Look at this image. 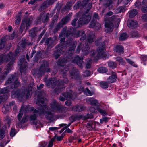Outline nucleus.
<instances>
[{"label": "nucleus", "mask_w": 147, "mask_h": 147, "mask_svg": "<svg viewBox=\"0 0 147 147\" xmlns=\"http://www.w3.org/2000/svg\"><path fill=\"white\" fill-rule=\"evenodd\" d=\"M16 132L15 128H11L10 132V135L11 137H13L16 134Z\"/></svg>", "instance_id": "54"}, {"label": "nucleus", "mask_w": 147, "mask_h": 147, "mask_svg": "<svg viewBox=\"0 0 147 147\" xmlns=\"http://www.w3.org/2000/svg\"><path fill=\"white\" fill-rule=\"evenodd\" d=\"M78 71L76 67H74L71 70L69 71L70 75L75 80H79L81 82V78L79 74L78 73Z\"/></svg>", "instance_id": "11"}, {"label": "nucleus", "mask_w": 147, "mask_h": 147, "mask_svg": "<svg viewBox=\"0 0 147 147\" xmlns=\"http://www.w3.org/2000/svg\"><path fill=\"white\" fill-rule=\"evenodd\" d=\"M137 12L136 9H132L130 12L129 17L130 18H133L137 15Z\"/></svg>", "instance_id": "45"}, {"label": "nucleus", "mask_w": 147, "mask_h": 147, "mask_svg": "<svg viewBox=\"0 0 147 147\" xmlns=\"http://www.w3.org/2000/svg\"><path fill=\"white\" fill-rule=\"evenodd\" d=\"M27 117H28L27 116L25 115H24L22 120L20 122V123L21 124L22 123H26L28 121L27 119Z\"/></svg>", "instance_id": "57"}, {"label": "nucleus", "mask_w": 147, "mask_h": 147, "mask_svg": "<svg viewBox=\"0 0 147 147\" xmlns=\"http://www.w3.org/2000/svg\"><path fill=\"white\" fill-rule=\"evenodd\" d=\"M112 73V74L110 76H109L107 79V82L109 83L114 82L117 80V76L116 74L113 71Z\"/></svg>", "instance_id": "17"}, {"label": "nucleus", "mask_w": 147, "mask_h": 147, "mask_svg": "<svg viewBox=\"0 0 147 147\" xmlns=\"http://www.w3.org/2000/svg\"><path fill=\"white\" fill-rule=\"evenodd\" d=\"M97 110L100 113V114L103 116H105L107 115V113L106 112L105 110H103L99 107L97 106L96 108Z\"/></svg>", "instance_id": "39"}, {"label": "nucleus", "mask_w": 147, "mask_h": 147, "mask_svg": "<svg viewBox=\"0 0 147 147\" xmlns=\"http://www.w3.org/2000/svg\"><path fill=\"white\" fill-rule=\"evenodd\" d=\"M140 58L141 60V63L146 65L147 61V55H141Z\"/></svg>", "instance_id": "36"}, {"label": "nucleus", "mask_w": 147, "mask_h": 147, "mask_svg": "<svg viewBox=\"0 0 147 147\" xmlns=\"http://www.w3.org/2000/svg\"><path fill=\"white\" fill-rule=\"evenodd\" d=\"M59 45H58L55 47L56 48H57V49L54 51L53 55V57L56 59H58L64 51L63 50V46L61 45L60 46Z\"/></svg>", "instance_id": "10"}, {"label": "nucleus", "mask_w": 147, "mask_h": 147, "mask_svg": "<svg viewBox=\"0 0 147 147\" xmlns=\"http://www.w3.org/2000/svg\"><path fill=\"white\" fill-rule=\"evenodd\" d=\"M42 92H39L37 98L36 104L39 106H40L41 108L40 109V112L39 113L40 116L41 114H45V117L46 118L49 120L51 121L53 118V115L52 112L50 111H46L45 109L47 108V106L45 105H41L40 104H44L45 101L47 100L46 98L44 97Z\"/></svg>", "instance_id": "1"}, {"label": "nucleus", "mask_w": 147, "mask_h": 147, "mask_svg": "<svg viewBox=\"0 0 147 147\" xmlns=\"http://www.w3.org/2000/svg\"><path fill=\"white\" fill-rule=\"evenodd\" d=\"M141 10L143 13H147V6L146 5L142 6L141 8Z\"/></svg>", "instance_id": "60"}, {"label": "nucleus", "mask_w": 147, "mask_h": 147, "mask_svg": "<svg viewBox=\"0 0 147 147\" xmlns=\"http://www.w3.org/2000/svg\"><path fill=\"white\" fill-rule=\"evenodd\" d=\"M55 138H52L50 140L48 146V147H52L53 145V143L55 141Z\"/></svg>", "instance_id": "58"}, {"label": "nucleus", "mask_w": 147, "mask_h": 147, "mask_svg": "<svg viewBox=\"0 0 147 147\" xmlns=\"http://www.w3.org/2000/svg\"><path fill=\"white\" fill-rule=\"evenodd\" d=\"M90 104L92 105L96 106L98 104V101L96 99L93 98L90 99L89 100Z\"/></svg>", "instance_id": "44"}, {"label": "nucleus", "mask_w": 147, "mask_h": 147, "mask_svg": "<svg viewBox=\"0 0 147 147\" xmlns=\"http://www.w3.org/2000/svg\"><path fill=\"white\" fill-rule=\"evenodd\" d=\"M44 81L46 85L49 88H54L57 84V81L54 78L51 77L48 79L45 78Z\"/></svg>", "instance_id": "8"}, {"label": "nucleus", "mask_w": 147, "mask_h": 147, "mask_svg": "<svg viewBox=\"0 0 147 147\" xmlns=\"http://www.w3.org/2000/svg\"><path fill=\"white\" fill-rule=\"evenodd\" d=\"M24 91H25V93L26 92V97L27 98H28L30 96V91H31V90H30L29 88H28L26 89V90H24Z\"/></svg>", "instance_id": "61"}, {"label": "nucleus", "mask_w": 147, "mask_h": 147, "mask_svg": "<svg viewBox=\"0 0 147 147\" xmlns=\"http://www.w3.org/2000/svg\"><path fill=\"white\" fill-rule=\"evenodd\" d=\"M95 36L93 34H89L87 35V41L89 43H92L94 42Z\"/></svg>", "instance_id": "28"}, {"label": "nucleus", "mask_w": 147, "mask_h": 147, "mask_svg": "<svg viewBox=\"0 0 147 147\" xmlns=\"http://www.w3.org/2000/svg\"><path fill=\"white\" fill-rule=\"evenodd\" d=\"M0 96L2 97V99L3 101L6 100L9 97V94H3L2 95Z\"/></svg>", "instance_id": "59"}, {"label": "nucleus", "mask_w": 147, "mask_h": 147, "mask_svg": "<svg viewBox=\"0 0 147 147\" xmlns=\"http://www.w3.org/2000/svg\"><path fill=\"white\" fill-rule=\"evenodd\" d=\"M6 130V127H3L0 128V138L1 139H3L5 137V131Z\"/></svg>", "instance_id": "30"}, {"label": "nucleus", "mask_w": 147, "mask_h": 147, "mask_svg": "<svg viewBox=\"0 0 147 147\" xmlns=\"http://www.w3.org/2000/svg\"><path fill=\"white\" fill-rule=\"evenodd\" d=\"M6 43L4 38H2L0 41V50L3 49L4 48Z\"/></svg>", "instance_id": "43"}, {"label": "nucleus", "mask_w": 147, "mask_h": 147, "mask_svg": "<svg viewBox=\"0 0 147 147\" xmlns=\"http://www.w3.org/2000/svg\"><path fill=\"white\" fill-rule=\"evenodd\" d=\"M76 47V42L74 41L71 42L69 48V50L70 51H74Z\"/></svg>", "instance_id": "46"}, {"label": "nucleus", "mask_w": 147, "mask_h": 147, "mask_svg": "<svg viewBox=\"0 0 147 147\" xmlns=\"http://www.w3.org/2000/svg\"><path fill=\"white\" fill-rule=\"evenodd\" d=\"M42 53L40 50L37 51L34 57L33 58V61L34 63H38L39 59L42 57Z\"/></svg>", "instance_id": "25"}, {"label": "nucleus", "mask_w": 147, "mask_h": 147, "mask_svg": "<svg viewBox=\"0 0 147 147\" xmlns=\"http://www.w3.org/2000/svg\"><path fill=\"white\" fill-rule=\"evenodd\" d=\"M138 23L136 21L129 20L127 22V26L129 28H134L137 26Z\"/></svg>", "instance_id": "23"}, {"label": "nucleus", "mask_w": 147, "mask_h": 147, "mask_svg": "<svg viewBox=\"0 0 147 147\" xmlns=\"http://www.w3.org/2000/svg\"><path fill=\"white\" fill-rule=\"evenodd\" d=\"M67 27H64L62 30L61 33L59 34L60 37L65 36L68 37L72 34L71 31L69 30H67Z\"/></svg>", "instance_id": "15"}, {"label": "nucleus", "mask_w": 147, "mask_h": 147, "mask_svg": "<svg viewBox=\"0 0 147 147\" xmlns=\"http://www.w3.org/2000/svg\"><path fill=\"white\" fill-rule=\"evenodd\" d=\"M85 93L86 95L88 96H90L93 95V92L91 91L88 88H86L85 91Z\"/></svg>", "instance_id": "51"}, {"label": "nucleus", "mask_w": 147, "mask_h": 147, "mask_svg": "<svg viewBox=\"0 0 147 147\" xmlns=\"http://www.w3.org/2000/svg\"><path fill=\"white\" fill-rule=\"evenodd\" d=\"M86 4H84L82 1V2L80 1H77L74 6V9L77 10L79 8H83L86 6Z\"/></svg>", "instance_id": "22"}, {"label": "nucleus", "mask_w": 147, "mask_h": 147, "mask_svg": "<svg viewBox=\"0 0 147 147\" xmlns=\"http://www.w3.org/2000/svg\"><path fill=\"white\" fill-rule=\"evenodd\" d=\"M128 36L126 32L121 33L119 37V40L120 41L125 40L128 38Z\"/></svg>", "instance_id": "29"}, {"label": "nucleus", "mask_w": 147, "mask_h": 147, "mask_svg": "<svg viewBox=\"0 0 147 147\" xmlns=\"http://www.w3.org/2000/svg\"><path fill=\"white\" fill-rule=\"evenodd\" d=\"M104 26L105 27L107 28L105 31L108 33H111L113 30V25L112 22L107 20L105 22Z\"/></svg>", "instance_id": "13"}, {"label": "nucleus", "mask_w": 147, "mask_h": 147, "mask_svg": "<svg viewBox=\"0 0 147 147\" xmlns=\"http://www.w3.org/2000/svg\"><path fill=\"white\" fill-rule=\"evenodd\" d=\"M13 83L11 84L10 86V88L11 89L18 88L19 86L20 85V83L18 80V78L17 76H16V78L15 80L13 81Z\"/></svg>", "instance_id": "24"}, {"label": "nucleus", "mask_w": 147, "mask_h": 147, "mask_svg": "<svg viewBox=\"0 0 147 147\" xmlns=\"http://www.w3.org/2000/svg\"><path fill=\"white\" fill-rule=\"evenodd\" d=\"M91 19L89 15L83 14L77 22L78 27H81L83 25L88 24Z\"/></svg>", "instance_id": "5"}, {"label": "nucleus", "mask_w": 147, "mask_h": 147, "mask_svg": "<svg viewBox=\"0 0 147 147\" xmlns=\"http://www.w3.org/2000/svg\"><path fill=\"white\" fill-rule=\"evenodd\" d=\"M47 143L45 141H42L40 142V146L38 147H45Z\"/></svg>", "instance_id": "64"}, {"label": "nucleus", "mask_w": 147, "mask_h": 147, "mask_svg": "<svg viewBox=\"0 0 147 147\" xmlns=\"http://www.w3.org/2000/svg\"><path fill=\"white\" fill-rule=\"evenodd\" d=\"M72 111L75 112H81L84 110V106L76 105L73 106L71 108Z\"/></svg>", "instance_id": "21"}, {"label": "nucleus", "mask_w": 147, "mask_h": 147, "mask_svg": "<svg viewBox=\"0 0 147 147\" xmlns=\"http://www.w3.org/2000/svg\"><path fill=\"white\" fill-rule=\"evenodd\" d=\"M116 60L119 63V64L121 65H124L125 61L123 59L120 57H117L115 58Z\"/></svg>", "instance_id": "40"}, {"label": "nucleus", "mask_w": 147, "mask_h": 147, "mask_svg": "<svg viewBox=\"0 0 147 147\" xmlns=\"http://www.w3.org/2000/svg\"><path fill=\"white\" fill-rule=\"evenodd\" d=\"M74 3V2L73 0H70L67 2L63 8L65 10L69 11L71 9V7Z\"/></svg>", "instance_id": "26"}, {"label": "nucleus", "mask_w": 147, "mask_h": 147, "mask_svg": "<svg viewBox=\"0 0 147 147\" xmlns=\"http://www.w3.org/2000/svg\"><path fill=\"white\" fill-rule=\"evenodd\" d=\"M49 20V15L48 13H46L45 18H42V22L44 23H46Z\"/></svg>", "instance_id": "53"}, {"label": "nucleus", "mask_w": 147, "mask_h": 147, "mask_svg": "<svg viewBox=\"0 0 147 147\" xmlns=\"http://www.w3.org/2000/svg\"><path fill=\"white\" fill-rule=\"evenodd\" d=\"M25 25H26V30L28 29L31 24V22L30 19L26 18L23 19Z\"/></svg>", "instance_id": "32"}, {"label": "nucleus", "mask_w": 147, "mask_h": 147, "mask_svg": "<svg viewBox=\"0 0 147 147\" xmlns=\"http://www.w3.org/2000/svg\"><path fill=\"white\" fill-rule=\"evenodd\" d=\"M69 20V17L67 16L63 18L59 23L61 25V26L63 27L64 25L68 22Z\"/></svg>", "instance_id": "27"}, {"label": "nucleus", "mask_w": 147, "mask_h": 147, "mask_svg": "<svg viewBox=\"0 0 147 147\" xmlns=\"http://www.w3.org/2000/svg\"><path fill=\"white\" fill-rule=\"evenodd\" d=\"M21 15L17 16L16 17V19L15 22V24L16 25H18L20 24L21 20Z\"/></svg>", "instance_id": "49"}, {"label": "nucleus", "mask_w": 147, "mask_h": 147, "mask_svg": "<svg viewBox=\"0 0 147 147\" xmlns=\"http://www.w3.org/2000/svg\"><path fill=\"white\" fill-rule=\"evenodd\" d=\"M71 56L68 55L62 59H59L58 61V64L61 66H64L66 63L71 60Z\"/></svg>", "instance_id": "14"}, {"label": "nucleus", "mask_w": 147, "mask_h": 147, "mask_svg": "<svg viewBox=\"0 0 147 147\" xmlns=\"http://www.w3.org/2000/svg\"><path fill=\"white\" fill-rule=\"evenodd\" d=\"M45 18V16H43L42 14H40L39 16L37 17L36 19V22L38 24L40 23L41 22H42V20L43 18Z\"/></svg>", "instance_id": "47"}, {"label": "nucleus", "mask_w": 147, "mask_h": 147, "mask_svg": "<svg viewBox=\"0 0 147 147\" xmlns=\"http://www.w3.org/2000/svg\"><path fill=\"white\" fill-rule=\"evenodd\" d=\"M108 66L110 68L114 69L117 67V63L115 62L111 61L108 63Z\"/></svg>", "instance_id": "37"}, {"label": "nucleus", "mask_w": 147, "mask_h": 147, "mask_svg": "<svg viewBox=\"0 0 147 147\" xmlns=\"http://www.w3.org/2000/svg\"><path fill=\"white\" fill-rule=\"evenodd\" d=\"M83 58H81L78 55L74 59V61L77 63L80 68H82L83 67Z\"/></svg>", "instance_id": "18"}, {"label": "nucleus", "mask_w": 147, "mask_h": 147, "mask_svg": "<svg viewBox=\"0 0 147 147\" xmlns=\"http://www.w3.org/2000/svg\"><path fill=\"white\" fill-rule=\"evenodd\" d=\"M93 118V115L92 113L89 114L88 113L85 115H72L69 117V120L71 121V123H73L78 119L83 118L84 120H85L90 119H92Z\"/></svg>", "instance_id": "4"}, {"label": "nucleus", "mask_w": 147, "mask_h": 147, "mask_svg": "<svg viewBox=\"0 0 147 147\" xmlns=\"http://www.w3.org/2000/svg\"><path fill=\"white\" fill-rule=\"evenodd\" d=\"M90 48L89 47H85L84 49L83 50L84 54L86 55L89 54L90 52Z\"/></svg>", "instance_id": "55"}, {"label": "nucleus", "mask_w": 147, "mask_h": 147, "mask_svg": "<svg viewBox=\"0 0 147 147\" xmlns=\"http://www.w3.org/2000/svg\"><path fill=\"white\" fill-rule=\"evenodd\" d=\"M51 70L49 68V63L46 60H44L38 71V74L39 76L41 77L46 72H51Z\"/></svg>", "instance_id": "2"}, {"label": "nucleus", "mask_w": 147, "mask_h": 147, "mask_svg": "<svg viewBox=\"0 0 147 147\" xmlns=\"http://www.w3.org/2000/svg\"><path fill=\"white\" fill-rule=\"evenodd\" d=\"M64 83V81L61 80H59L57 82V86L54 90L55 93H59L65 89Z\"/></svg>", "instance_id": "9"}, {"label": "nucleus", "mask_w": 147, "mask_h": 147, "mask_svg": "<svg viewBox=\"0 0 147 147\" xmlns=\"http://www.w3.org/2000/svg\"><path fill=\"white\" fill-rule=\"evenodd\" d=\"M8 63L7 64L5 67V69H11V66L13 64L14 61H11Z\"/></svg>", "instance_id": "56"}, {"label": "nucleus", "mask_w": 147, "mask_h": 147, "mask_svg": "<svg viewBox=\"0 0 147 147\" xmlns=\"http://www.w3.org/2000/svg\"><path fill=\"white\" fill-rule=\"evenodd\" d=\"M113 1L112 0H107L105 4V5L107 7H109L112 4Z\"/></svg>", "instance_id": "62"}, {"label": "nucleus", "mask_w": 147, "mask_h": 147, "mask_svg": "<svg viewBox=\"0 0 147 147\" xmlns=\"http://www.w3.org/2000/svg\"><path fill=\"white\" fill-rule=\"evenodd\" d=\"M50 107L53 109L61 113H65L67 111V107L62 105L57 104L55 102L51 103Z\"/></svg>", "instance_id": "7"}, {"label": "nucleus", "mask_w": 147, "mask_h": 147, "mask_svg": "<svg viewBox=\"0 0 147 147\" xmlns=\"http://www.w3.org/2000/svg\"><path fill=\"white\" fill-rule=\"evenodd\" d=\"M15 56L11 52H10L7 55L5 54H0V59L2 63L4 62H8L10 61H15Z\"/></svg>", "instance_id": "3"}, {"label": "nucleus", "mask_w": 147, "mask_h": 147, "mask_svg": "<svg viewBox=\"0 0 147 147\" xmlns=\"http://www.w3.org/2000/svg\"><path fill=\"white\" fill-rule=\"evenodd\" d=\"M90 28H94L96 30H99L101 28V24L96 20L92 19L89 25Z\"/></svg>", "instance_id": "12"}, {"label": "nucleus", "mask_w": 147, "mask_h": 147, "mask_svg": "<svg viewBox=\"0 0 147 147\" xmlns=\"http://www.w3.org/2000/svg\"><path fill=\"white\" fill-rule=\"evenodd\" d=\"M98 71L100 73H105L108 71L106 68L104 67H101L97 69Z\"/></svg>", "instance_id": "42"}, {"label": "nucleus", "mask_w": 147, "mask_h": 147, "mask_svg": "<svg viewBox=\"0 0 147 147\" xmlns=\"http://www.w3.org/2000/svg\"><path fill=\"white\" fill-rule=\"evenodd\" d=\"M115 51L119 54H123L124 52V47L121 45H117L114 49Z\"/></svg>", "instance_id": "19"}, {"label": "nucleus", "mask_w": 147, "mask_h": 147, "mask_svg": "<svg viewBox=\"0 0 147 147\" xmlns=\"http://www.w3.org/2000/svg\"><path fill=\"white\" fill-rule=\"evenodd\" d=\"M142 20L145 22H147V14H143L142 17Z\"/></svg>", "instance_id": "63"}, {"label": "nucleus", "mask_w": 147, "mask_h": 147, "mask_svg": "<svg viewBox=\"0 0 147 147\" xmlns=\"http://www.w3.org/2000/svg\"><path fill=\"white\" fill-rule=\"evenodd\" d=\"M62 27L63 26H61V25L59 23L53 29V32L54 33H57L59 30L60 28Z\"/></svg>", "instance_id": "48"}, {"label": "nucleus", "mask_w": 147, "mask_h": 147, "mask_svg": "<svg viewBox=\"0 0 147 147\" xmlns=\"http://www.w3.org/2000/svg\"><path fill=\"white\" fill-rule=\"evenodd\" d=\"M11 89L10 88L9 86H7L4 88L0 89V94H8L9 90V89Z\"/></svg>", "instance_id": "34"}, {"label": "nucleus", "mask_w": 147, "mask_h": 147, "mask_svg": "<svg viewBox=\"0 0 147 147\" xmlns=\"http://www.w3.org/2000/svg\"><path fill=\"white\" fill-rule=\"evenodd\" d=\"M25 94L24 91L21 90L19 88L14 89L11 92V96L13 98L22 99Z\"/></svg>", "instance_id": "6"}, {"label": "nucleus", "mask_w": 147, "mask_h": 147, "mask_svg": "<svg viewBox=\"0 0 147 147\" xmlns=\"http://www.w3.org/2000/svg\"><path fill=\"white\" fill-rule=\"evenodd\" d=\"M81 37L80 39V41L82 42L85 40L86 38V35L84 31L81 32Z\"/></svg>", "instance_id": "52"}, {"label": "nucleus", "mask_w": 147, "mask_h": 147, "mask_svg": "<svg viewBox=\"0 0 147 147\" xmlns=\"http://www.w3.org/2000/svg\"><path fill=\"white\" fill-rule=\"evenodd\" d=\"M130 34L132 38H138L140 37V34L137 31H131L130 33Z\"/></svg>", "instance_id": "41"}, {"label": "nucleus", "mask_w": 147, "mask_h": 147, "mask_svg": "<svg viewBox=\"0 0 147 147\" xmlns=\"http://www.w3.org/2000/svg\"><path fill=\"white\" fill-rule=\"evenodd\" d=\"M19 65L20 66L21 71L26 69V68L27 66V63L25 59V56L20 59L19 61Z\"/></svg>", "instance_id": "16"}, {"label": "nucleus", "mask_w": 147, "mask_h": 147, "mask_svg": "<svg viewBox=\"0 0 147 147\" xmlns=\"http://www.w3.org/2000/svg\"><path fill=\"white\" fill-rule=\"evenodd\" d=\"M38 116L35 113H33L30 116L29 119L30 121H34L36 120Z\"/></svg>", "instance_id": "50"}, {"label": "nucleus", "mask_w": 147, "mask_h": 147, "mask_svg": "<svg viewBox=\"0 0 147 147\" xmlns=\"http://www.w3.org/2000/svg\"><path fill=\"white\" fill-rule=\"evenodd\" d=\"M16 76L14 75H11L8 78L7 80L5 82L6 85L10 83L13 82L16 78Z\"/></svg>", "instance_id": "31"}, {"label": "nucleus", "mask_w": 147, "mask_h": 147, "mask_svg": "<svg viewBox=\"0 0 147 147\" xmlns=\"http://www.w3.org/2000/svg\"><path fill=\"white\" fill-rule=\"evenodd\" d=\"M100 86L104 89H106L109 87V84L107 82L103 81L100 83Z\"/></svg>", "instance_id": "38"}, {"label": "nucleus", "mask_w": 147, "mask_h": 147, "mask_svg": "<svg viewBox=\"0 0 147 147\" xmlns=\"http://www.w3.org/2000/svg\"><path fill=\"white\" fill-rule=\"evenodd\" d=\"M62 95L66 99H71L73 96L72 93L69 92H64L62 94Z\"/></svg>", "instance_id": "35"}, {"label": "nucleus", "mask_w": 147, "mask_h": 147, "mask_svg": "<svg viewBox=\"0 0 147 147\" xmlns=\"http://www.w3.org/2000/svg\"><path fill=\"white\" fill-rule=\"evenodd\" d=\"M29 36L31 38H34L36 36V29L34 28H32L29 31Z\"/></svg>", "instance_id": "33"}, {"label": "nucleus", "mask_w": 147, "mask_h": 147, "mask_svg": "<svg viewBox=\"0 0 147 147\" xmlns=\"http://www.w3.org/2000/svg\"><path fill=\"white\" fill-rule=\"evenodd\" d=\"M104 43L102 44V45H101V46L98 47L97 49V52H98L97 56V57H100L102 56H103L105 52L104 51V50L105 47V45L103 44Z\"/></svg>", "instance_id": "20"}]
</instances>
